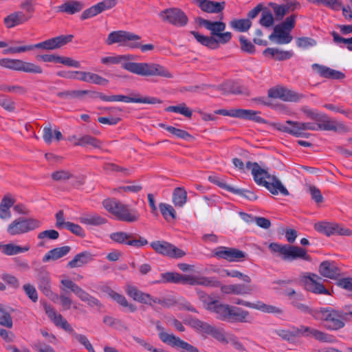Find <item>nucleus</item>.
Segmentation results:
<instances>
[{"instance_id": "obj_29", "label": "nucleus", "mask_w": 352, "mask_h": 352, "mask_svg": "<svg viewBox=\"0 0 352 352\" xmlns=\"http://www.w3.org/2000/svg\"><path fill=\"white\" fill-rule=\"evenodd\" d=\"M201 10L208 13H219L224 9L225 2L221 3L210 0H195Z\"/></svg>"}, {"instance_id": "obj_31", "label": "nucleus", "mask_w": 352, "mask_h": 352, "mask_svg": "<svg viewBox=\"0 0 352 352\" xmlns=\"http://www.w3.org/2000/svg\"><path fill=\"white\" fill-rule=\"evenodd\" d=\"M300 122L287 120L286 124H278L276 129L280 131H283L292 134L296 137L304 136L305 132L301 131Z\"/></svg>"}, {"instance_id": "obj_59", "label": "nucleus", "mask_w": 352, "mask_h": 352, "mask_svg": "<svg viewBox=\"0 0 352 352\" xmlns=\"http://www.w3.org/2000/svg\"><path fill=\"white\" fill-rule=\"evenodd\" d=\"M276 333L283 339L291 341L298 336V330L296 327H293L292 330L280 329L276 331Z\"/></svg>"}, {"instance_id": "obj_44", "label": "nucleus", "mask_w": 352, "mask_h": 352, "mask_svg": "<svg viewBox=\"0 0 352 352\" xmlns=\"http://www.w3.org/2000/svg\"><path fill=\"white\" fill-rule=\"evenodd\" d=\"M230 25L235 30L244 32H247L252 26V21L249 19H234L230 21Z\"/></svg>"}, {"instance_id": "obj_62", "label": "nucleus", "mask_w": 352, "mask_h": 352, "mask_svg": "<svg viewBox=\"0 0 352 352\" xmlns=\"http://www.w3.org/2000/svg\"><path fill=\"white\" fill-rule=\"evenodd\" d=\"M159 208L162 214L166 219H168V215L173 219L176 218L175 210L170 205L161 203L159 205Z\"/></svg>"}, {"instance_id": "obj_36", "label": "nucleus", "mask_w": 352, "mask_h": 352, "mask_svg": "<svg viewBox=\"0 0 352 352\" xmlns=\"http://www.w3.org/2000/svg\"><path fill=\"white\" fill-rule=\"evenodd\" d=\"M85 5L81 1H67L60 6H59V11L65 12L69 14H74L76 12L81 11Z\"/></svg>"}, {"instance_id": "obj_48", "label": "nucleus", "mask_w": 352, "mask_h": 352, "mask_svg": "<svg viewBox=\"0 0 352 352\" xmlns=\"http://www.w3.org/2000/svg\"><path fill=\"white\" fill-rule=\"evenodd\" d=\"M168 112H175L180 113L188 118H191L192 111L190 110L185 103H181L177 106H169L165 109Z\"/></svg>"}, {"instance_id": "obj_50", "label": "nucleus", "mask_w": 352, "mask_h": 352, "mask_svg": "<svg viewBox=\"0 0 352 352\" xmlns=\"http://www.w3.org/2000/svg\"><path fill=\"white\" fill-rule=\"evenodd\" d=\"M21 60L10 58L0 59V66L16 71L21 72Z\"/></svg>"}, {"instance_id": "obj_56", "label": "nucleus", "mask_w": 352, "mask_h": 352, "mask_svg": "<svg viewBox=\"0 0 352 352\" xmlns=\"http://www.w3.org/2000/svg\"><path fill=\"white\" fill-rule=\"evenodd\" d=\"M0 106L9 112H13L15 110L14 101L6 95H0Z\"/></svg>"}, {"instance_id": "obj_51", "label": "nucleus", "mask_w": 352, "mask_h": 352, "mask_svg": "<svg viewBox=\"0 0 352 352\" xmlns=\"http://www.w3.org/2000/svg\"><path fill=\"white\" fill-rule=\"evenodd\" d=\"M0 324L7 328H12L13 324L10 313L1 304H0Z\"/></svg>"}, {"instance_id": "obj_5", "label": "nucleus", "mask_w": 352, "mask_h": 352, "mask_svg": "<svg viewBox=\"0 0 352 352\" xmlns=\"http://www.w3.org/2000/svg\"><path fill=\"white\" fill-rule=\"evenodd\" d=\"M162 280L158 283H173L189 284L190 285H204L206 287H218L220 282L214 278L183 275L177 272H166L161 274Z\"/></svg>"}, {"instance_id": "obj_2", "label": "nucleus", "mask_w": 352, "mask_h": 352, "mask_svg": "<svg viewBox=\"0 0 352 352\" xmlns=\"http://www.w3.org/2000/svg\"><path fill=\"white\" fill-rule=\"evenodd\" d=\"M199 26H203L210 32V36H204L198 32L191 31L190 34L204 46L211 50L217 49L219 44H226L232 38V33L223 32L226 29V23L221 21H211L201 17L195 19Z\"/></svg>"}, {"instance_id": "obj_54", "label": "nucleus", "mask_w": 352, "mask_h": 352, "mask_svg": "<svg viewBox=\"0 0 352 352\" xmlns=\"http://www.w3.org/2000/svg\"><path fill=\"white\" fill-rule=\"evenodd\" d=\"M21 72L31 74H42L43 69L38 65L22 60Z\"/></svg>"}, {"instance_id": "obj_63", "label": "nucleus", "mask_w": 352, "mask_h": 352, "mask_svg": "<svg viewBox=\"0 0 352 352\" xmlns=\"http://www.w3.org/2000/svg\"><path fill=\"white\" fill-rule=\"evenodd\" d=\"M23 289L27 296L33 302L38 300V293L35 287L30 283L25 284Z\"/></svg>"}, {"instance_id": "obj_33", "label": "nucleus", "mask_w": 352, "mask_h": 352, "mask_svg": "<svg viewBox=\"0 0 352 352\" xmlns=\"http://www.w3.org/2000/svg\"><path fill=\"white\" fill-rule=\"evenodd\" d=\"M93 260V255L89 252H82L77 254L72 260L68 262L69 268L80 267Z\"/></svg>"}, {"instance_id": "obj_6", "label": "nucleus", "mask_w": 352, "mask_h": 352, "mask_svg": "<svg viewBox=\"0 0 352 352\" xmlns=\"http://www.w3.org/2000/svg\"><path fill=\"white\" fill-rule=\"evenodd\" d=\"M74 38V35H60L56 36L35 45L22 46V47H11L4 50V54H16L30 51L34 49H42L45 50H54L70 43Z\"/></svg>"}, {"instance_id": "obj_47", "label": "nucleus", "mask_w": 352, "mask_h": 352, "mask_svg": "<svg viewBox=\"0 0 352 352\" xmlns=\"http://www.w3.org/2000/svg\"><path fill=\"white\" fill-rule=\"evenodd\" d=\"M3 252L6 255H14L19 253L25 252L30 250V245L21 247L19 245L8 243L2 246Z\"/></svg>"}, {"instance_id": "obj_45", "label": "nucleus", "mask_w": 352, "mask_h": 352, "mask_svg": "<svg viewBox=\"0 0 352 352\" xmlns=\"http://www.w3.org/2000/svg\"><path fill=\"white\" fill-rule=\"evenodd\" d=\"M100 144L101 142L99 140L89 135H83L74 143L75 146H85L86 145H91L98 148H100Z\"/></svg>"}, {"instance_id": "obj_20", "label": "nucleus", "mask_w": 352, "mask_h": 352, "mask_svg": "<svg viewBox=\"0 0 352 352\" xmlns=\"http://www.w3.org/2000/svg\"><path fill=\"white\" fill-rule=\"evenodd\" d=\"M44 310L48 318L54 323L56 327H61L65 331L72 333L73 328L69 322L60 314H58L54 308L50 305H43Z\"/></svg>"}, {"instance_id": "obj_41", "label": "nucleus", "mask_w": 352, "mask_h": 352, "mask_svg": "<svg viewBox=\"0 0 352 352\" xmlns=\"http://www.w3.org/2000/svg\"><path fill=\"white\" fill-rule=\"evenodd\" d=\"M109 296L116 300L119 305L124 307H127L131 312H135L137 309L136 306L129 303L126 298L122 294H120L113 290L109 292Z\"/></svg>"}, {"instance_id": "obj_28", "label": "nucleus", "mask_w": 352, "mask_h": 352, "mask_svg": "<svg viewBox=\"0 0 352 352\" xmlns=\"http://www.w3.org/2000/svg\"><path fill=\"white\" fill-rule=\"evenodd\" d=\"M31 17V15L26 16L23 12L18 11L6 16L3 22L7 28H12L28 21Z\"/></svg>"}, {"instance_id": "obj_58", "label": "nucleus", "mask_w": 352, "mask_h": 352, "mask_svg": "<svg viewBox=\"0 0 352 352\" xmlns=\"http://www.w3.org/2000/svg\"><path fill=\"white\" fill-rule=\"evenodd\" d=\"M333 223L320 222L314 225V228L319 232L325 234L327 236L332 235Z\"/></svg>"}, {"instance_id": "obj_64", "label": "nucleus", "mask_w": 352, "mask_h": 352, "mask_svg": "<svg viewBox=\"0 0 352 352\" xmlns=\"http://www.w3.org/2000/svg\"><path fill=\"white\" fill-rule=\"evenodd\" d=\"M339 236H352V230L348 228L344 227L340 224L333 223L332 235Z\"/></svg>"}, {"instance_id": "obj_27", "label": "nucleus", "mask_w": 352, "mask_h": 352, "mask_svg": "<svg viewBox=\"0 0 352 352\" xmlns=\"http://www.w3.org/2000/svg\"><path fill=\"white\" fill-rule=\"evenodd\" d=\"M228 321L232 322H251L252 318L248 311L231 306Z\"/></svg>"}, {"instance_id": "obj_7", "label": "nucleus", "mask_w": 352, "mask_h": 352, "mask_svg": "<svg viewBox=\"0 0 352 352\" xmlns=\"http://www.w3.org/2000/svg\"><path fill=\"white\" fill-rule=\"evenodd\" d=\"M102 206L120 221L133 223L138 221L140 218V214L136 210L130 208L128 205L123 204L115 199H104Z\"/></svg>"}, {"instance_id": "obj_40", "label": "nucleus", "mask_w": 352, "mask_h": 352, "mask_svg": "<svg viewBox=\"0 0 352 352\" xmlns=\"http://www.w3.org/2000/svg\"><path fill=\"white\" fill-rule=\"evenodd\" d=\"M170 346L180 350L181 352H199V350L196 346L181 340L177 336Z\"/></svg>"}, {"instance_id": "obj_4", "label": "nucleus", "mask_w": 352, "mask_h": 352, "mask_svg": "<svg viewBox=\"0 0 352 352\" xmlns=\"http://www.w3.org/2000/svg\"><path fill=\"white\" fill-rule=\"evenodd\" d=\"M246 168L251 169L255 182L265 186L272 194L278 195L280 192L285 196L289 195V191L282 182L276 176L269 174L258 163L248 162Z\"/></svg>"}, {"instance_id": "obj_19", "label": "nucleus", "mask_w": 352, "mask_h": 352, "mask_svg": "<svg viewBox=\"0 0 352 352\" xmlns=\"http://www.w3.org/2000/svg\"><path fill=\"white\" fill-rule=\"evenodd\" d=\"M214 255L230 262L242 261L246 257V254L243 251L236 248L226 247H220L216 249Z\"/></svg>"}, {"instance_id": "obj_55", "label": "nucleus", "mask_w": 352, "mask_h": 352, "mask_svg": "<svg viewBox=\"0 0 352 352\" xmlns=\"http://www.w3.org/2000/svg\"><path fill=\"white\" fill-rule=\"evenodd\" d=\"M103 170L104 171L120 172L124 176H128L131 174L129 169L120 166L116 164L110 162L104 164Z\"/></svg>"}, {"instance_id": "obj_14", "label": "nucleus", "mask_w": 352, "mask_h": 352, "mask_svg": "<svg viewBox=\"0 0 352 352\" xmlns=\"http://www.w3.org/2000/svg\"><path fill=\"white\" fill-rule=\"evenodd\" d=\"M141 37L135 34L130 32L118 30L111 32L106 40V43L108 45L114 43H120L122 46L129 47L132 48L135 40H140Z\"/></svg>"}, {"instance_id": "obj_35", "label": "nucleus", "mask_w": 352, "mask_h": 352, "mask_svg": "<svg viewBox=\"0 0 352 352\" xmlns=\"http://www.w3.org/2000/svg\"><path fill=\"white\" fill-rule=\"evenodd\" d=\"M263 53L265 56H270L271 58L278 61L289 59L293 56V52L290 51H283L277 48L271 47L266 48Z\"/></svg>"}, {"instance_id": "obj_52", "label": "nucleus", "mask_w": 352, "mask_h": 352, "mask_svg": "<svg viewBox=\"0 0 352 352\" xmlns=\"http://www.w3.org/2000/svg\"><path fill=\"white\" fill-rule=\"evenodd\" d=\"M156 329L159 331V338L165 344L170 346L173 340L175 338V336L173 334H169L164 332V327L161 325L160 321H157L155 323Z\"/></svg>"}, {"instance_id": "obj_10", "label": "nucleus", "mask_w": 352, "mask_h": 352, "mask_svg": "<svg viewBox=\"0 0 352 352\" xmlns=\"http://www.w3.org/2000/svg\"><path fill=\"white\" fill-rule=\"evenodd\" d=\"M86 91V95H89L91 98H100L103 101L113 102V101H122L125 102H136V103H145V104H161L162 100L155 97H138L139 94H135V97H129L123 95H112L106 96L101 92H97L89 90H84Z\"/></svg>"}, {"instance_id": "obj_46", "label": "nucleus", "mask_w": 352, "mask_h": 352, "mask_svg": "<svg viewBox=\"0 0 352 352\" xmlns=\"http://www.w3.org/2000/svg\"><path fill=\"white\" fill-rule=\"evenodd\" d=\"M259 24L265 28H270L274 24V18L271 10L264 7L259 19Z\"/></svg>"}, {"instance_id": "obj_15", "label": "nucleus", "mask_w": 352, "mask_h": 352, "mask_svg": "<svg viewBox=\"0 0 352 352\" xmlns=\"http://www.w3.org/2000/svg\"><path fill=\"white\" fill-rule=\"evenodd\" d=\"M150 245L155 252L163 256L178 258L186 255V252L184 250L165 241H153Z\"/></svg>"}, {"instance_id": "obj_16", "label": "nucleus", "mask_w": 352, "mask_h": 352, "mask_svg": "<svg viewBox=\"0 0 352 352\" xmlns=\"http://www.w3.org/2000/svg\"><path fill=\"white\" fill-rule=\"evenodd\" d=\"M61 284L67 289H69L74 293L82 301L86 302L91 307H101V303L95 297L91 296L88 292L82 289L74 282L69 279H63L60 281Z\"/></svg>"}, {"instance_id": "obj_39", "label": "nucleus", "mask_w": 352, "mask_h": 352, "mask_svg": "<svg viewBox=\"0 0 352 352\" xmlns=\"http://www.w3.org/2000/svg\"><path fill=\"white\" fill-rule=\"evenodd\" d=\"M186 322L199 332L206 334H210V331L212 329L213 327L208 323L201 321L197 318H190Z\"/></svg>"}, {"instance_id": "obj_12", "label": "nucleus", "mask_w": 352, "mask_h": 352, "mask_svg": "<svg viewBox=\"0 0 352 352\" xmlns=\"http://www.w3.org/2000/svg\"><path fill=\"white\" fill-rule=\"evenodd\" d=\"M110 239L116 243L140 248L148 244V241L138 234L116 232L110 234Z\"/></svg>"}, {"instance_id": "obj_23", "label": "nucleus", "mask_w": 352, "mask_h": 352, "mask_svg": "<svg viewBox=\"0 0 352 352\" xmlns=\"http://www.w3.org/2000/svg\"><path fill=\"white\" fill-rule=\"evenodd\" d=\"M231 306L220 303L218 300H214L208 303L206 309L217 314V318L221 320H228Z\"/></svg>"}, {"instance_id": "obj_43", "label": "nucleus", "mask_w": 352, "mask_h": 352, "mask_svg": "<svg viewBox=\"0 0 352 352\" xmlns=\"http://www.w3.org/2000/svg\"><path fill=\"white\" fill-rule=\"evenodd\" d=\"M258 113L256 111L240 109L239 118L254 121L257 123H265V120L259 116Z\"/></svg>"}, {"instance_id": "obj_53", "label": "nucleus", "mask_w": 352, "mask_h": 352, "mask_svg": "<svg viewBox=\"0 0 352 352\" xmlns=\"http://www.w3.org/2000/svg\"><path fill=\"white\" fill-rule=\"evenodd\" d=\"M51 177L56 182H65L73 178L74 175L69 170L60 169L53 172L51 175Z\"/></svg>"}, {"instance_id": "obj_60", "label": "nucleus", "mask_w": 352, "mask_h": 352, "mask_svg": "<svg viewBox=\"0 0 352 352\" xmlns=\"http://www.w3.org/2000/svg\"><path fill=\"white\" fill-rule=\"evenodd\" d=\"M308 191L311 195V199L316 203L320 204L324 201V197L318 188L314 185H308Z\"/></svg>"}, {"instance_id": "obj_30", "label": "nucleus", "mask_w": 352, "mask_h": 352, "mask_svg": "<svg viewBox=\"0 0 352 352\" xmlns=\"http://www.w3.org/2000/svg\"><path fill=\"white\" fill-rule=\"evenodd\" d=\"M79 221L81 223L94 226H99L107 223L105 217L97 213H85L79 218Z\"/></svg>"}, {"instance_id": "obj_18", "label": "nucleus", "mask_w": 352, "mask_h": 352, "mask_svg": "<svg viewBox=\"0 0 352 352\" xmlns=\"http://www.w3.org/2000/svg\"><path fill=\"white\" fill-rule=\"evenodd\" d=\"M267 95L269 98H278L285 102H297L302 97V95L279 85L270 88Z\"/></svg>"}, {"instance_id": "obj_57", "label": "nucleus", "mask_w": 352, "mask_h": 352, "mask_svg": "<svg viewBox=\"0 0 352 352\" xmlns=\"http://www.w3.org/2000/svg\"><path fill=\"white\" fill-rule=\"evenodd\" d=\"M255 309L261 310L266 313H273L280 314L283 310L278 307L272 305H266L262 302H257L255 305Z\"/></svg>"}, {"instance_id": "obj_49", "label": "nucleus", "mask_w": 352, "mask_h": 352, "mask_svg": "<svg viewBox=\"0 0 352 352\" xmlns=\"http://www.w3.org/2000/svg\"><path fill=\"white\" fill-rule=\"evenodd\" d=\"M86 91L82 90H65L57 93V96L64 99L82 98L86 95Z\"/></svg>"}, {"instance_id": "obj_42", "label": "nucleus", "mask_w": 352, "mask_h": 352, "mask_svg": "<svg viewBox=\"0 0 352 352\" xmlns=\"http://www.w3.org/2000/svg\"><path fill=\"white\" fill-rule=\"evenodd\" d=\"M187 201V192L181 187L175 188L173 194V201L175 206L182 207Z\"/></svg>"}, {"instance_id": "obj_32", "label": "nucleus", "mask_w": 352, "mask_h": 352, "mask_svg": "<svg viewBox=\"0 0 352 352\" xmlns=\"http://www.w3.org/2000/svg\"><path fill=\"white\" fill-rule=\"evenodd\" d=\"M71 251V247L68 245L56 248L50 250L42 258L43 263L50 261H56L66 256Z\"/></svg>"}, {"instance_id": "obj_25", "label": "nucleus", "mask_w": 352, "mask_h": 352, "mask_svg": "<svg viewBox=\"0 0 352 352\" xmlns=\"http://www.w3.org/2000/svg\"><path fill=\"white\" fill-rule=\"evenodd\" d=\"M303 282L307 291L317 294L330 295L329 291L324 287L322 283L313 278L311 276H304Z\"/></svg>"}, {"instance_id": "obj_11", "label": "nucleus", "mask_w": 352, "mask_h": 352, "mask_svg": "<svg viewBox=\"0 0 352 352\" xmlns=\"http://www.w3.org/2000/svg\"><path fill=\"white\" fill-rule=\"evenodd\" d=\"M41 222L34 218L19 217L14 220L8 227L11 235L21 234L40 228Z\"/></svg>"}, {"instance_id": "obj_9", "label": "nucleus", "mask_w": 352, "mask_h": 352, "mask_svg": "<svg viewBox=\"0 0 352 352\" xmlns=\"http://www.w3.org/2000/svg\"><path fill=\"white\" fill-rule=\"evenodd\" d=\"M269 249L274 253H278L283 261H294L302 259L311 261V257L307 254L305 249L296 245H281L277 243H271Z\"/></svg>"}, {"instance_id": "obj_8", "label": "nucleus", "mask_w": 352, "mask_h": 352, "mask_svg": "<svg viewBox=\"0 0 352 352\" xmlns=\"http://www.w3.org/2000/svg\"><path fill=\"white\" fill-rule=\"evenodd\" d=\"M316 320H320L324 322V327L331 331H337L343 328L345 325L346 314L344 311L335 309L331 307L320 308L316 313Z\"/></svg>"}, {"instance_id": "obj_21", "label": "nucleus", "mask_w": 352, "mask_h": 352, "mask_svg": "<svg viewBox=\"0 0 352 352\" xmlns=\"http://www.w3.org/2000/svg\"><path fill=\"white\" fill-rule=\"evenodd\" d=\"M221 287L222 293L226 294H234V295H250L252 292L256 288L255 285H245V284H234V285H224L219 286Z\"/></svg>"}, {"instance_id": "obj_24", "label": "nucleus", "mask_w": 352, "mask_h": 352, "mask_svg": "<svg viewBox=\"0 0 352 352\" xmlns=\"http://www.w3.org/2000/svg\"><path fill=\"white\" fill-rule=\"evenodd\" d=\"M311 67L314 70L316 71L321 77L323 78L341 80L345 77L344 73L331 69L324 65H319L318 63L313 64Z\"/></svg>"}, {"instance_id": "obj_3", "label": "nucleus", "mask_w": 352, "mask_h": 352, "mask_svg": "<svg viewBox=\"0 0 352 352\" xmlns=\"http://www.w3.org/2000/svg\"><path fill=\"white\" fill-rule=\"evenodd\" d=\"M301 111L307 118L316 121L317 123L300 122L301 131L306 130L310 131H332L346 133L350 129L342 122H338L336 120L330 119L325 113L315 111L307 107H303Z\"/></svg>"}, {"instance_id": "obj_13", "label": "nucleus", "mask_w": 352, "mask_h": 352, "mask_svg": "<svg viewBox=\"0 0 352 352\" xmlns=\"http://www.w3.org/2000/svg\"><path fill=\"white\" fill-rule=\"evenodd\" d=\"M163 21L176 27H184L188 22L187 15L181 9L170 8L161 11L159 14Z\"/></svg>"}, {"instance_id": "obj_17", "label": "nucleus", "mask_w": 352, "mask_h": 352, "mask_svg": "<svg viewBox=\"0 0 352 352\" xmlns=\"http://www.w3.org/2000/svg\"><path fill=\"white\" fill-rule=\"evenodd\" d=\"M36 281L39 290L47 297L58 298V295L54 294L52 290V280L50 272L45 268L41 267L36 270Z\"/></svg>"}, {"instance_id": "obj_61", "label": "nucleus", "mask_w": 352, "mask_h": 352, "mask_svg": "<svg viewBox=\"0 0 352 352\" xmlns=\"http://www.w3.org/2000/svg\"><path fill=\"white\" fill-rule=\"evenodd\" d=\"M239 42L241 45V49L243 52L251 54L255 52L254 45L244 36H240Z\"/></svg>"}, {"instance_id": "obj_22", "label": "nucleus", "mask_w": 352, "mask_h": 352, "mask_svg": "<svg viewBox=\"0 0 352 352\" xmlns=\"http://www.w3.org/2000/svg\"><path fill=\"white\" fill-rule=\"evenodd\" d=\"M320 274L332 280H337L340 276V270L335 262L330 261H322L318 268Z\"/></svg>"}, {"instance_id": "obj_38", "label": "nucleus", "mask_w": 352, "mask_h": 352, "mask_svg": "<svg viewBox=\"0 0 352 352\" xmlns=\"http://www.w3.org/2000/svg\"><path fill=\"white\" fill-rule=\"evenodd\" d=\"M302 300H303V296L302 294H298V295H296V296H294L292 298V305L294 307L298 309L299 311H300L303 313L309 314L311 315L314 318L317 317V316H316L317 309H311L308 305L301 303L300 301Z\"/></svg>"}, {"instance_id": "obj_1", "label": "nucleus", "mask_w": 352, "mask_h": 352, "mask_svg": "<svg viewBox=\"0 0 352 352\" xmlns=\"http://www.w3.org/2000/svg\"><path fill=\"white\" fill-rule=\"evenodd\" d=\"M133 56L116 55L101 58V63L106 65L122 64V67L134 74L148 77L160 76L164 78H172L173 75L164 66L155 63L129 62Z\"/></svg>"}, {"instance_id": "obj_37", "label": "nucleus", "mask_w": 352, "mask_h": 352, "mask_svg": "<svg viewBox=\"0 0 352 352\" xmlns=\"http://www.w3.org/2000/svg\"><path fill=\"white\" fill-rule=\"evenodd\" d=\"M15 200L10 194L4 195L0 204V218L2 219L10 217V208L14 205Z\"/></svg>"}, {"instance_id": "obj_34", "label": "nucleus", "mask_w": 352, "mask_h": 352, "mask_svg": "<svg viewBox=\"0 0 352 352\" xmlns=\"http://www.w3.org/2000/svg\"><path fill=\"white\" fill-rule=\"evenodd\" d=\"M77 79L99 85H105L109 82L107 79L99 76L98 74L89 72L80 71L79 76L77 77Z\"/></svg>"}, {"instance_id": "obj_26", "label": "nucleus", "mask_w": 352, "mask_h": 352, "mask_svg": "<svg viewBox=\"0 0 352 352\" xmlns=\"http://www.w3.org/2000/svg\"><path fill=\"white\" fill-rule=\"evenodd\" d=\"M126 292L127 295L134 300L153 307V303H151V296L139 290L136 287L130 285H127Z\"/></svg>"}]
</instances>
